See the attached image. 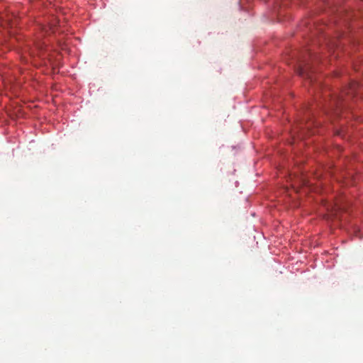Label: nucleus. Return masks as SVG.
Instances as JSON below:
<instances>
[{
  "mask_svg": "<svg viewBox=\"0 0 363 363\" xmlns=\"http://www.w3.org/2000/svg\"><path fill=\"white\" fill-rule=\"evenodd\" d=\"M287 182L291 183V188L298 192L299 186H310L309 181L303 175H298L296 174H290Z\"/></svg>",
  "mask_w": 363,
  "mask_h": 363,
  "instance_id": "nucleus-1",
  "label": "nucleus"
},
{
  "mask_svg": "<svg viewBox=\"0 0 363 363\" xmlns=\"http://www.w3.org/2000/svg\"><path fill=\"white\" fill-rule=\"evenodd\" d=\"M0 18L2 20V24L5 23L11 27H13V26H15L18 21L17 16L13 13L2 14L0 16Z\"/></svg>",
  "mask_w": 363,
  "mask_h": 363,
  "instance_id": "nucleus-2",
  "label": "nucleus"
},
{
  "mask_svg": "<svg viewBox=\"0 0 363 363\" xmlns=\"http://www.w3.org/2000/svg\"><path fill=\"white\" fill-rule=\"evenodd\" d=\"M321 203L327 208L328 211H331L333 215L335 216H337V211H342V209L345 208V206L340 203V201H337L334 205L330 206L328 205L325 201H321Z\"/></svg>",
  "mask_w": 363,
  "mask_h": 363,
  "instance_id": "nucleus-3",
  "label": "nucleus"
},
{
  "mask_svg": "<svg viewBox=\"0 0 363 363\" xmlns=\"http://www.w3.org/2000/svg\"><path fill=\"white\" fill-rule=\"evenodd\" d=\"M309 67L307 66L306 67H301L298 70V73L301 76H306L308 79L312 80V74L311 72L308 70Z\"/></svg>",
  "mask_w": 363,
  "mask_h": 363,
  "instance_id": "nucleus-4",
  "label": "nucleus"
},
{
  "mask_svg": "<svg viewBox=\"0 0 363 363\" xmlns=\"http://www.w3.org/2000/svg\"><path fill=\"white\" fill-rule=\"evenodd\" d=\"M355 86H357L356 84H353L351 87V94H354L355 91Z\"/></svg>",
  "mask_w": 363,
  "mask_h": 363,
  "instance_id": "nucleus-5",
  "label": "nucleus"
}]
</instances>
